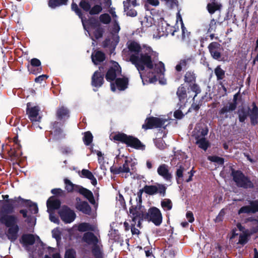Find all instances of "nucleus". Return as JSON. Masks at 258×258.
Returning a JSON list of instances; mask_svg holds the SVG:
<instances>
[{
  "label": "nucleus",
  "instance_id": "052dcab7",
  "mask_svg": "<svg viewBox=\"0 0 258 258\" xmlns=\"http://www.w3.org/2000/svg\"><path fill=\"white\" fill-rule=\"evenodd\" d=\"M216 28V21L214 19H212L211 20L209 28L208 29V31L209 32H211L214 31Z\"/></svg>",
  "mask_w": 258,
  "mask_h": 258
},
{
  "label": "nucleus",
  "instance_id": "f704fd0d",
  "mask_svg": "<svg viewBox=\"0 0 258 258\" xmlns=\"http://www.w3.org/2000/svg\"><path fill=\"white\" fill-rule=\"evenodd\" d=\"M208 159L211 162H214L217 165H222L224 163V159L216 156H209Z\"/></svg>",
  "mask_w": 258,
  "mask_h": 258
},
{
  "label": "nucleus",
  "instance_id": "39448f33",
  "mask_svg": "<svg viewBox=\"0 0 258 258\" xmlns=\"http://www.w3.org/2000/svg\"><path fill=\"white\" fill-rule=\"evenodd\" d=\"M143 210L140 206H138L135 208L132 207L130 210L129 216L132 218L131 228L133 234L139 233V230L136 228V226L140 227V226L141 215H143Z\"/></svg>",
  "mask_w": 258,
  "mask_h": 258
},
{
  "label": "nucleus",
  "instance_id": "7c9ffc66",
  "mask_svg": "<svg viewBox=\"0 0 258 258\" xmlns=\"http://www.w3.org/2000/svg\"><path fill=\"white\" fill-rule=\"evenodd\" d=\"M251 123L255 124L257 123L256 119L258 118V108L253 104V108L250 113Z\"/></svg>",
  "mask_w": 258,
  "mask_h": 258
},
{
  "label": "nucleus",
  "instance_id": "680f3d73",
  "mask_svg": "<svg viewBox=\"0 0 258 258\" xmlns=\"http://www.w3.org/2000/svg\"><path fill=\"white\" fill-rule=\"evenodd\" d=\"M120 30V27L116 20H114V24L112 29V33H118Z\"/></svg>",
  "mask_w": 258,
  "mask_h": 258
},
{
  "label": "nucleus",
  "instance_id": "37998d69",
  "mask_svg": "<svg viewBox=\"0 0 258 258\" xmlns=\"http://www.w3.org/2000/svg\"><path fill=\"white\" fill-rule=\"evenodd\" d=\"M92 252L96 258H102V253L100 247L98 245H94V247L92 250Z\"/></svg>",
  "mask_w": 258,
  "mask_h": 258
},
{
  "label": "nucleus",
  "instance_id": "6e6d98bb",
  "mask_svg": "<svg viewBox=\"0 0 258 258\" xmlns=\"http://www.w3.org/2000/svg\"><path fill=\"white\" fill-rule=\"evenodd\" d=\"M53 237L56 239L57 241L60 239V232L58 228H55L52 231Z\"/></svg>",
  "mask_w": 258,
  "mask_h": 258
},
{
  "label": "nucleus",
  "instance_id": "bb28decb",
  "mask_svg": "<svg viewBox=\"0 0 258 258\" xmlns=\"http://www.w3.org/2000/svg\"><path fill=\"white\" fill-rule=\"evenodd\" d=\"M105 59L104 54L101 51H98L92 54V60L94 64H97Z\"/></svg>",
  "mask_w": 258,
  "mask_h": 258
},
{
  "label": "nucleus",
  "instance_id": "aec40b11",
  "mask_svg": "<svg viewBox=\"0 0 258 258\" xmlns=\"http://www.w3.org/2000/svg\"><path fill=\"white\" fill-rule=\"evenodd\" d=\"M22 242L25 244L32 245L35 242H40V239L37 235L25 234L22 237Z\"/></svg>",
  "mask_w": 258,
  "mask_h": 258
},
{
  "label": "nucleus",
  "instance_id": "e433bc0d",
  "mask_svg": "<svg viewBox=\"0 0 258 258\" xmlns=\"http://www.w3.org/2000/svg\"><path fill=\"white\" fill-rule=\"evenodd\" d=\"M68 114L69 111L68 109L63 107L59 108L57 112V117L60 119H62L64 117L67 116Z\"/></svg>",
  "mask_w": 258,
  "mask_h": 258
},
{
  "label": "nucleus",
  "instance_id": "c756f323",
  "mask_svg": "<svg viewBox=\"0 0 258 258\" xmlns=\"http://www.w3.org/2000/svg\"><path fill=\"white\" fill-rule=\"evenodd\" d=\"M66 184V189L69 192L77 191L80 185L73 184L69 179H66L64 180Z\"/></svg>",
  "mask_w": 258,
  "mask_h": 258
},
{
  "label": "nucleus",
  "instance_id": "473e14b6",
  "mask_svg": "<svg viewBox=\"0 0 258 258\" xmlns=\"http://www.w3.org/2000/svg\"><path fill=\"white\" fill-rule=\"evenodd\" d=\"M177 95L179 100L184 102L186 97L185 88L183 86L179 87L177 91Z\"/></svg>",
  "mask_w": 258,
  "mask_h": 258
},
{
  "label": "nucleus",
  "instance_id": "338daca9",
  "mask_svg": "<svg viewBox=\"0 0 258 258\" xmlns=\"http://www.w3.org/2000/svg\"><path fill=\"white\" fill-rule=\"evenodd\" d=\"M31 64L34 67H39L41 64V62L37 58H33L31 60Z\"/></svg>",
  "mask_w": 258,
  "mask_h": 258
},
{
  "label": "nucleus",
  "instance_id": "864d4df0",
  "mask_svg": "<svg viewBox=\"0 0 258 258\" xmlns=\"http://www.w3.org/2000/svg\"><path fill=\"white\" fill-rule=\"evenodd\" d=\"M252 213V210L250 206H244L241 207L238 211V214Z\"/></svg>",
  "mask_w": 258,
  "mask_h": 258
},
{
  "label": "nucleus",
  "instance_id": "bf43d9fd",
  "mask_svg": "<svg viewBox=\"0 0 258 258\" xmlns=\"http://www.w3.org/2000/svg\"><path fill=\"white\" fill-rule=\"evenodd\" d=\"M246 117L247 113L243 109H241L239 111V119L240 122H243Z\"/></svg>",
  "mask_w": 258,
  "mask_h": 258
},
{
  "label": "nucleus",
  "instance_id": "2eb2a0df",
  "mask_svg": "<svg viewBox=\"0 0 258 258\" xmlns=\"http://www.w3.org/2000/svg\"><path fill=\"white\" fill-rule=\"evenodd\" d=\"M208 48L211 56L214 59H221L223 48L220 44L216 42H212L209 45Z\"/></svg>",
  "mask_w": 258,
  "mask_h": 258
},
{
  "label": "nucleus",
  "instance_id": "69168bd1",
  "mask_svg": "<svg viewBox=\"0 0 258 258\" xmlns=\"http://www.w3.org/2000/svg\"><path fill=\"white\" fill-rule=\"evenodd\" d=\"M49 213V219L50 220L54 223H56V224H58V222H59V220L57 218V217H55V216L53 215V213H52V212H50Z\"/></svg>",
  "mask_w": 258,
  "mask_h": 258
},
{
  "label": "nucleus",
  "instance_id": "c03bdc74",
  "mask_svg": "<svg viewBox=\"0 0 258 258\" xmlns=\"http://www.w3.org/2000/svg\"><path fill=\"white\" fill-rule=\"evenodd\" d=\"M215 73L218 80L222 79L225 75L224 71L219 66L215 69Z\"/></svg>",
  "mask_w": 258,
  "mask_h": 258
},
{
  "label": "nucleus",
  "instance_id": "5fc2aeb1",
  "mask_svg": "<svg viewBox=\"0 0 258 258\" xmlns=\"http://www.w3.org/2000/svg\"><path fill=\"white\" fill-rule=\"evenodd\" d=\"M184 171V168L181 166H180L178 169H177L176 171V176H177V182H179V180L183 176V172Z\"/></svg>",
  "mask_w": 258,
  "mask_h": 258
},
{
  "label": "nucleus",
  "instance_id": "9d476101",
  "mask_svg": "<svg viewBox=\"0 0 258 258\" xmlns=\"http://www.w3.org/2000/svg\"><path fill=\"white\" fill-rule=\"evenodd\" d=\"M232 175L233 179L238 186L247 188L252 185L251 182L241 172L233 171Z\"/></svg>",
  "mask_w": 258,
  "mask_h": 258
},
{
  "label": "nucleus",
  "instance_id": "6e6552de",
  "mask_svg": "<svg viewBox=\"0 0 258 258\" xmlns=\"http://www.w3.org/2000/svg\"><path fill=\"white\" fill-rule=\"evenodd\" d=\"M87 27L85 29L88 33L89 36L92 37V33L96 39L101 38L102 36L103 30L100 27V24L95 20H90L89 22L85 20Z\"/></svg>",
  "mask_w": 258,
  "mask_h": 258
},
{
  "label": "nucleus",
  "instance_id": "09e8293b",
  "mask_svg": "<svg viewBox=\"0 0 258 258\" xmlns=\"http://www.w3.org/2000/svg\"><path fill=\"white\" fill-rule=\"evenodd\" d=\"M101 6L97 5L94 6L90 11V14L91 15H95L99 13L102 10Z\"/></svg>",
  "mask_w": 258,
  "mask_h": 258
},
{
  "label": "nucleus",
  "instance_id": "e2e57ef3",
  "mask_svg": "<svg viewBox=\"0 0 258 258\" xmlns=\"http://www.w3.org/2000/svg\"><path fill=\"white\" fill-rule=\"evenodd\" d=\"M156 146L160 149H163L165 147V144L162 140H158L156 141Z\"/></svg>",
  "mask_w": 258,
  "mask_h": 258
},
{
  "label": "nucleus",
  "instance_id": "f3484780",
  "mask_svg": "<svg viewBox=\"0 0 258 258\" xmlns=\"http://www.w3.org/2000/svg\"><path fill=\"white\" fill-rule=\"evenodd\" d=\"M237 228L242 232L239 234V240L237 242V244L241 245L245 244L248 240V237L250 236V233L247 230H245L244 227L241 226L240 224H237Z\"/></svg>",
  "mask_w": 258,
  "mask_h": 258
},
{
  "label": "nucleus",
  "instance_id": "a211bd4d",
  "mask_svg": "<svg viewBox=\"0 0 258 258\" xmlns=\"http://www.w3.org/2000/svg\"><path fill=\"white\" fill-rule=\"evenodd\" d=\"M76 209L86 214H90L91 212V207L86 202L81 201L80 199L78 198L76 199Z\"/></svg>",
  "mask_w": 258,
  "mask_h": 258
},
{
  "label": "nucleus",
  "instance_id": "774afa93",
  "mask_svg": "<svg viewBox=\"0 0 258 258\" xmlns=\"http://www.w3.org/2000/svg\"><path fill=\"white\" fill-rule=\"evenodd\" d=\"M186 217L189 222L191 223L194 221V217L193 214L190 211H188L186 213Z\"/></svg>",
  "mask_w": 258,
  "mask_h": 258
},
{
  "label": "nucleus",
  "instance_id": "8fccbe9b",
  "mask_svg": "<svg viewBox=\"0 0 258 258\" xmlns=\"http://www.w3.org/2000/svg\"><path fill=\"white\" fill-rule=\"evenodd\" d=\"M130 171V168L128 164L127 161H125L124 163L122 166H120L118 169V172H125L127 173Z\"/></svg>",
  "mask_w": 258,
  "mask_h": 258
},
{
  "label": "nucleus",
  "instance_id": "f8f14e48",
  "mask_svg": "<svg viewBox=\"0 0 258 258\" xmlns=\"http://www.w3.org/2000/svg\"><path fill=\"white\" fill-rule=\"evenodd\" d=\"M143 191L149 195H153L157 194L164 195L166 191V187L163 184L157 183L155 185H145Z\"/></svg>",
  "mask_w": 258,
  "mask_h": 258
},
{
  "label": "nucleus",
  "instance_id": "72a5a7b5",
  "mask_svg": "<svg viewBox=\"0 0 258 258\" xmlns=\"http://www.w3.org/2000/svg\"><path fill=\"white\" fill-rule=\"evenodd\" d=\"M67 0H49V6L51 8H55L60 5H64L66 3Z\"/></svg>",
  "mask_w": 258,
  "mask_h": 258
},
{
  "label": "nucleus",
  "instance_id": "b1692460",
  "mask_svg": "<svg viewBox=\"0 0 258 258\" xmlns=\"http://www.w3.org/2000/svg\"><path fill=\"white\" fill-rule=\"evenodd\" d=\"M77 192H79V193L83 195L84 197H85L91 203H94L95 200L94 199L93 194L89 190L85 188L82 186H79Z\"/></svg>",
  "mask_w": 258,
  "mask_h": 258
},
{
  "label": "nucleus",
  "instance_id": "58836bf2",
  "mask_svg": "<svg viewBox=\"0 0 258 258\" xmlns=\"http://www.w3.org/2000/svg\"><path fill=\"white\" fill-rule=\"evenodd\" d=\"M161 206L164 210H170L172 207V202L169 199H164L161 202Z\"/></svg>",
  "mask_w": 258,
  "mask_h": 258
},
{
  "label": "nucleus",
  "instance_id": "5701e85b",
  "mask_svg": "<svg viewBox=\"0 0 258 258\" xmlns=\"http://www.w3.org/2000/svg\"><path fill=\"white\" fill-rule=\"evenodd\" d=\"M158 173L166 180L170 179L171 177V174L169 172L168 167L165 164L160 165L157 169Z\"/></svg>",
  "mask_w": 258,
  "mask_h": 258
},
{
  "label": "nucleus",
  "instance_id": "4be33fe9",
  "mask_svg": "<svg viewBox=\"0 0 258 258\" xmlns=\"http://www.w3.org/2000/svg\"><path fill=\"white\" fill-rule=\"evenodd\" d=\"M83 240L84 242L87 243L88 244H91L93 245H96L98 241L97 237L91 232L85 233L84 234Z\"/></svg>",
  "mask_w": 258,
  "mask_h": 258
},
{
  "label": "nucleus",
  "instance_id": "20e7f679",
  "mask_svg": "<svg viewBox=\"0 0 258 258\" xmlns=\"http://www.w3.org/2000/svg\"><path fill=\"white\" fill-rule=\"evenodd\" d=\"M156 30H154L153 36L155 39H159L161 37L167 36L169 34L174 35V32L176 31L175 26L169 25L162 18L159 20L158 24L156 25Z\"/></svg>",
  "mask_w": 258,
  "mask_h": 258
},
{
  "label": "nucleus",
  "instance_id": "3c124183",
  "mask_svg": "<svg viewBox=\"0 0 258 258\" xmlns=\"http://www.w3.org/2000/svg\"><path fill=\"white\" fill-rule=\"evenodd\" d=\"M76 252L73 249H68L66 250L64 258H76Z\"/></svg>",
  "mask_w": 258,
  "mask_h": 258
},
{
  "label": "nucleus",
  "instance_id": "4468645a",
  "mask_svg": "<svg viewBox=\"0 0 258 258\" xmlns=\"http://www.w3.org/2000/svg\"><path fill=\"white\" fill-rule=\"evenodd\" d=\"M121 74V68L118 63L113 61L111 66L106 75V79L108 81L111 82Z\"/></svg>",
  "mask_w": 258,
  "mask_h": 258
},
{
  "label": "nucleus",
  "instance_id": "c9c22d12",
  "mask_svg": "<svg viewBox=\"0 0 258 258\" xmlns=\"http://www.w3.org/2000/svg\"><path fill=\"white\" fill-rule=\"evenodd\" d=\"M236 108L235 103H230L228 106L223 107L220 111L221 114H224L227 112L234 110Z\"/></svg>",
  "mask_w": 258,
  "mask_h": 258
},
{
  "label": "nucleus",
  "instance_id": "13d9d810",
  "mask_svg": "<svg viewBox=\"0 0 258 258\" xmlns=\"http://www.w3.org/2000/svg\"><path fill=\"white\" fill-rule=\"evenodd\" d=\"M80 6L86 11H88L90 9V5L85 1H82L80 3Z\"/></svg>",
  "mask_w": 258,
  "mask_h": 258
},
{
  "label": "nucleus",
  "instance_id": "6ab92c4d",
  "mask_svg": "<svg viewBox=\"0 0 258 258\" xmlns=\"http://www.w3.org/2000/svg\"><path fill=\"white\" fill-rule=\"evenodd\" d=\"M60 205V203L58 200L54 197H50L47 201V212H53V210L58 209Z\"/></svg>",
  "mask_w": 258,
  "mask_h": 258
},
{
  "label": "nucleus",
  "instance_id": "a19ab883",
  "mask_svg": "<svg viewBox=\"0 0 258 258\" xmlns=\"http://www.w3.org/2000/svg\"><path fill=\"white\" fill-rule=\"evenodd\" d=\"M153 19L151 17H145L141 21V24L143 27H149L152 26Z\"/></svg>",
  "mask_w": 258,
  "mask_h": 258
},
{
  "label": "nucleus",
  "instance_id": "4c0bfd02",
  "mask_svg": "<svg viewBox=\"0 0 258 258\" xmlns=\"http://www.w3.org/2000/svg\"><path fill=\"white\" fill-rule=\"evenodd\" d=\"M207 8L210 14H213L216 11L220 9V6L217 3H212L208 5Z\"/></svg>",
  "mask_w": 258,
  "mask_h": 258
},
{
  "label": "nucleus",
  "instance_id": "dca6fc26",
  "mask_svg": "<svg viewBox=\"0 0 258 258\" xmlns=\"http://www.w3.org/2000/svg\"><path fill=\"white\" fill-rule=\"evenodd\" d=\"M124 11L126 15L131 17H135L137 15V12L132 7H135L137 5L136 0H126L123 2Z\"/></svg>",
  "mask_w": 258,
  "mask_h": 258
},
{
  "label": "nucleus",
  "instance_id": "7ed1b4c3",
  "mask_svg": "<svg viewBox=\"0 0 258 258\" xmlns=\"http://www.w3.org/2000/svg\"><path fill=\"white\" fill-rule=\"evenodd\" d=\"M208 132L207 126L203 123L198 124L192 132L196 144L204 150H206L209 146V143L205 138Z\"/></svg>",
  "mask_w": 258,
  "mask_h": 258
},
{
  "label": "nucleus",
  "instance_id": "cd10ccee",
  "mask_svg": "<svg viewBox=\"0 0 258 258\" xmlns=\"http://www.w3.org/2000/svg\"><path fill=\"white\" fill-rule=\"evenodd\" d=\"M117 89L120 90H124L127 87L128 79L127 78H118L115 81Z\"/></svg>",
  "mask_w": 258,
  "mask_h": 258
},
{
  "label": "nucleus",
  "instance_id": "4d7b16f0",
  "mask_svg": "<svg viewBox=\"0 0 258 258\" xmlns=\"http://www.w3.org/2000/svg\"><path fill=\"white\" fill-rule=\"evenodd\" d=\"M250 206L252 210V213H254L258 212V201L251 202Z\"/></svg>",
  "mask_w": 258,
  "mask_h": 258
},
{
  "label": "nucleus",
  "instance_id": "c85d7f7f",
  "mask_svg": "<svg viewBox=\"0 0 258 258\" xmlns=\"http://www.w3.org/2000/svg\"><path fill=\"white\" fill-rule=\"evenodd\" d=\"M190 60V59L189 58L181 59L179 61L178 63L176 66V70L179 72L182 70L186 69L189 66Z\"/></svg>",
  "mask_w": 258,
  "mask_h": 258
},
{
  "label": "nucleus",
  "instance_id": "79ce46f5",
  "mask_svg": "<svg viewBox=\"0 0 258 258\" xmlns=\"http://www.w3.org/2000/svg\"><path fill=\"white\" fill-rule=\"evenodd\" d=\"M83 140L85 145L87 146L89 145L92 142L93 140V136L92 134L89 132H86L84 134Z\"/></svg>",
  "mask_w": 258,
  "mask_h": 258
},
{
  "label": "nucleus",
  "instance_id": "a18cd8bd",
  "mask_svg": "<svg viewBox=\"0 0 258 258\" xmlns=\"http://www.w3.org/2000/svg\"><path fill=\"white\" fill-rule=\"evenodd\" d=\"M165 5L169 8H172L177 6V2L176 0H161Z\"/></svg>",
  "mask_w": 258,
  "mask_h": 258
},
{
  "label": "nucleus",
  "instance_id": "ddd939ff",
  "mask_svg": "<svg viewBox=\"0 0 258 258\" xmlns=\"http://www.w3.org/2000/svg\"><path fill=\"white\" fill-rule=\"evenodd\" d=\"M167 120L157 117L148 118L145 124L142 127L145 129L152 128L154 127H160L163 126Z\"/></svg>",
  "mask_w": 258,
  "mask_h": 258
},
{
  "label": "nucleus",
  "instance_id": "2f4dec72",
  "mask_svg": "<svg viewBox=\"0 0 258 258\" xmlns=\"http://www.w3.org/2000/svg\"><path fill=\"white\" fill-rule=\"evenodd\" d=\"M72 9L73 11H74L79 16V18L80 19H81V20H82V24H83V27H84V28L85 29H86V27H87V25H86V23L85 22V20L86 19H85L82 16V13H81L80 10L78 9V6L77 5L75 4H73L72 5Z\"/></svg>",
  "mask_w": 258,
  "mask_h": 258
},
{
  "label": "nucleus",
  "instance_id": "603ef678",
  "mask_svg": "<svg viewBox=\"0 0 258 258\" xmlns=\"http://www.w3.org/2000/svg\"><path fill=\"white\" fill-rule=\"evenodd\" d=\"M180 19V21L181 22V29L182 32V38L183 39H184L186 36H188V33L186 30L185 27L183 25V22L182 21L181 18L180 16L179 15V14L178 13L177 15V19Z\"/></svg>",
  "mask_w": 258,
  "mask_h": 258
},
{
  "label": "nucleus",
  "instance_id": "ea45409f",
  "mask_svg": "<svg viewBox=\"0 0 258 258\" xmlns=\"http://www.w3.org/2000/svg\"><path fill=\"white\" fill-rule=\"evenodd\" d=\"M185 82L187 83H192L195 81V74L191 72H187L184 76Z\"/></svg>",
  "mask_w": 258,
  "mask_h": 258
},
{
  "label": "nucleus",
  "instance_id": "393cba45",
  "mask_svg": "<svg viewBox=\"0 0 258 258\" xmlns=\"http://www.w3.org/2000/svg\"><path fill=\"white\" fill-rule=\"evenodd\" d=\"M77 227L78 231L80 232H85L87 231H95L96 227L94 225H90L87 223H82L78 226H74V228Z\"/></svg>",
  "mask_w": 258,
  "mask_h": 258
},
{
  "label": "nucleus",
  "instance_id": "0e129e2a",
  "mask_svg": "<svg viewBox=\"0 0 258 258\" xmlns=\"http://www.w3.org/2000/svg\"><path fill=\"white\" fill-rule=\"evenodd\" d=\"M61 152L63 154H71L72 153V149L69 147H65L62 148Z\"/></svg>",
  "mask_w": 258,
  "mask_h": 258
},
{
  "label": "nucleus",
  "instance_id": "f03ea898",
  "mask_svg": "<svg viewBox=\"0 0 258 258\" xmlns=\"http://www.w3.org/2000/svg\"><path fill=\"white\" fill-rule=\"evenodd\" d=\"M13 204V200L0 201V222L6 227L7 236L11 241L17 239L19 231L18 218L11 214L14 208Z\"/></svg>",
  "mask_w": 258,
  "mask_h": 258
},
{
  "label": "nucleus",
  "instance_id": "423d86ee",
  "mask_svg": "<svg viewBox=\"0 0 258 258\" xmlns=\"http://www.w3.org/2000/svg\"><path fill=\"white\" fill-rule=\"evenodd\" d=\"M140 206L144 210L143 215H141V219H145L152 222L155 225H160L162 222V216L160 211L156 207H152L149 209L148 212L145 213L144 208Z\"/></svg>",
  "mask_w": 258,
  "mask_h": 258
},
{
  "label": "nucleus",
  "instance_id": "0eeeda50",
  "mask_svg": "<svg viewBox=\"0 0 258 258\" xmlns=\"http://www.w3.org/2000/svg\"><path fill=\"white\" fill-rule=\"evenodd\" d=\"M113 138L114 140L125 143L127 146L134 148L139 149L142 146L141 143L138 139L132 136H127L123 133L116 134Z\"/></svg>",
  "mask_w": 258,
  "mask_h": 258
},
{
  "label": "nucleus",
  "instance_id": "de8ad7c7",
  "mask_svg": "<svg viewBox=\"0 0 258 258\" xmlns=\"http://www.w3.org/2000/svg\"><path fill=\"white\" fill-rule=\"evenodd\" d=\"M100 20L104 24H107L110 22V17L108 14H104L100 16Z\"/></svg>",
  "mask_w": 258,
  "mask_h": 258
},
{
  "label": "nucleus",
  "instance_id": "a878e982",
  "mask_svg": "<svg viewBox=\"0 0 258 258\" xmlns=\"http://www.w3.org/2000/svg\"><path fill=\"white\" fill-rule=\"evenodd\" d=\"M81 177L87 178L90 179L93 185L97 184V180L91 172L87 169H83L81 171Z\"/></svg>",
  "mask_w": 258,
  "mask_h": 258
},
{
  "label": "nucleus",
  "instance_id": "412c9836",
  "mask_svg": "<svg viewBox=\"0 0 258 258\" xmlns=\"http://www.w3.org/2000/svg\"><path fill=\"white\" fill-rule=\"evenodd\" d=\"M103 75L99 71H96L92 78V84L96 87H100L103 84Z\"/></svg>",
  "mask_w": 258,
  "mask_h": 258
},
{
  "label": "nucleus",
  "instance_id": "f257e3e1",
  "mask_svg": "<svg viewBox=\"0 0 258 258\" xmlns=\"http://www.w3.org/2000/svg\"><path fill=\"white\" fill-rule=\"evenodd\" d=\"M127 47L131 53L130 60L135 66L138 70L144 85L148 82H154L156 80V76H152L146 75L145 72L147 70L149 72L154 71L157 74L163 75L165 72L164 63L159 61L155 62L158 57V53L153 51L148 46H141L137 42L131 41L127 43Z\"/></svg>",
  "mask_w": 258,
  "mask_h": 258
},
{
  "label": "nucleus",
  "instance_id": "1a4fd4ad",
  "mask_svg": "<svg viewBox=\"0 0 258 258\" xmlns=\"http://www.w3.org/2000/svg\"><path fill=\"white\" fill-rule=\"evenodd\" d=\"M61 219L66 223H70L74 221L76 215L75 212L66 206H63L59 211Z\"/></svg>",
  "mask_w": 258,
  "mask_h": 258
},
{
  "label": "nucleus",
  "instance_id": "49530a36",
  "mask_svg": "<svg viewBox=\"0 0 258 258\" xmlns=\"http://www.w3.org/2000/svg\"><path fill=\"white\" fill-rule=\"evenodd\" d=\"M97 155L98 156V162L100 164L101 169L103 170H105V168L103 165L104 157H103L102 153L100 151H97Z\"/></svg>",
  "mask_w": 258,
  "mask_h": 258
},
{
  "label": "nucleus",
  "instance_id": "9b49d317",
  "mask_svg": "<svg viewBox=\"0 0 258 258\" xmlns=\"http://www.w3.org/2000/svg\"><path fill=\"white\" fill-rule=\"evenodd\" d=\"M27 113L32 122H39L41 117L39 115L40 108L38 106H31V103L27 104Z\"/></svg>",
  "mask_w": 258,
  "mask_h": 258
}]
</instances>
